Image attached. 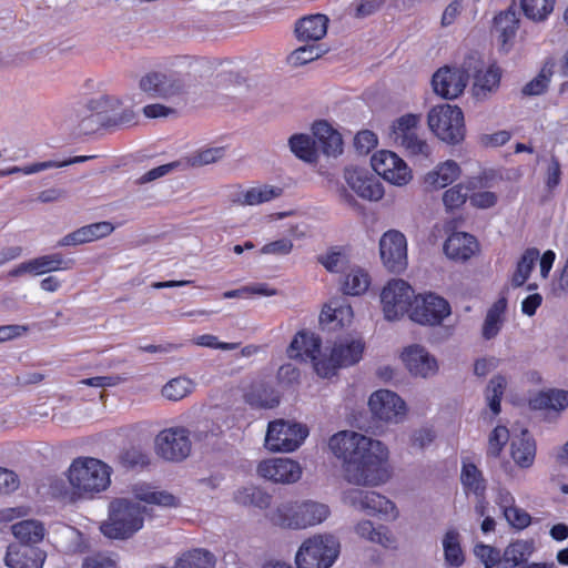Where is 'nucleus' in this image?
Wrapping results in <instances>:
<instances>
[{"label":"nucleus","instance_id":"nucleus-57","mask_svg":"<svg viewBox=\"0 0 568 568\" xmlns=\"http://www.w3.org/2000/svg\"><path fill=\"white\" fill-rule=\"evenodd\" d=\"M474 554L485 568H494L503 559V555L497 548L485 544L476 545Z\"/></svg>","mask_w":568,"mask_h":568},{"label":"nucleus","instance_id":"nucleus-55","mask_svg":"<svg viewBox=\"0 0 568 568\" xmlns=\"http://www.w3.org/2000/svg\"><path fill=\"white\" fill-rule=\"evenodd\" d=\"M236 499L239 503L250 504L261 509L267 508L271 505V496L257 487H247L240 490Z\"/></svg>","mask_w":568,"mask_h":568},{"label":"nucleus","instance_id":"nucleus-48","mask_svg":"<svg viewBox=\"0 0 568 568\" xmlns=\"http://www.w3.org/2000/svg\"><path fill=\"white\" fill-rule=\"evenodd\" d=\"M141 92L133 93L131 97H125L124 100H120L116 97L112 95H101L97 99H92L89 101L90 109L94 110L97 113H106L113 112L120 109V106L126 101H131L133 104H139L142 102Z\"/></svg>","mask_w":568,"mask_h":568},{"label":"nucleus","instance_id":"nucleus-10","mask_svg":"<svg viewBox=\"0 0 568 568\" xmlns=\"http://www.w3.org/2000/svg\"><path fill=\"white\" fill-rule=\"evenodd\" d=\"M308 436L306 426L284 419L268 423L265 446L271 452L290 453L297 449Z\"/></svg>","mask_w":568,"mask_h":568},{"label":"nucleus","instance_id":"nucleus-13","mask_svg":"<svg viewBox=\"0 0 568 568\" xmlns=\"http://www.w3.org/2000/svg\"><path fill=\"white\" fill-rule=\"evenodd\" d=\"M450 313V305L444 297L429 293L415 296L409 317L418 324L435 326L442 324Z\"/></svg>","mask_w":568,"mask_h":568},{"label":"nucleus","instance_id":"nucleus-51","mask_svg":"<svg viewBox=\"0 0 568 568\" xmlns=\"http://www.w3.org/2000/svg\"><path fill=\"white\" fill-rule=\"evenodd\" d=\"M419 118L415 114H406L397 119L392 125L390 136L396 144H400L406 136L417 132Z\"/></svg>","mask_w":568,"mask_h":568},{"label":"nucleus","instance_id":"nucleus-43","mask_svg":"<svg viewBox=\"0 0 568 568\" xmlns=\"http://www.w3.org/2000/svg\"><path fill=\"white\" fill-rule=\"evenodd\" d=\"M371 285L368 273L361 267H353L342 282L344 294L358 296L364 294Z\"/></svg>","mask_w":568,"mask_h":568},{"label":"nucleus","instance_id":"nucleus-32","mask_svg":"<svg viewBox=\"0 0 568 568\" xmlns=\"http://www.w3.org/2000/svg\"><path fill=\"white\" fill-rule=\"evenodd\" d=\"M510 455L515 464L520 468H530L534 465L536 444L527 430H523L520 437L513 438Z\"/></svg>","mask_w":568,"mask_h":568},{"label":"nucleus","instance_id":"nucleus-21","mask_svg":"<svg viewBox=\"0 0 568 568\" xmlns=\"http://www.w3.org/2000/svg\"><path fill=\"white\" fill-rule=\"evenodd\" d=\"M287 355L302 362L311 361L315 368V362L325 361L326 353L321 351V339L315 334L301 331L287 347Z\"/></svg>","mask_w":568,"mask_h":568},{"label":"nucleus","instance_id":"nucleus-25","mask_svg":"<svg viewBox=\"0 0 568 568\" xmlns=\"http://www.w3.org/2000/svg\"><path fill=\"white\" fill-rule=\"evenodd\" d=\"M479 250L477 240L465 232H455L444 243L446 256L454 261H467Z\"/></svg>","mask_w":568,"mask_h":568},{"label":"nucleus","instance_id":"nucleus-62","mask_svg":"<svg viewBox=\"0 0 568 568\" xmlns=\"http://www.w3.org/2000/svg\"><path fill=\"white\" fill-rule=\"evenodd\" d=\"M193 343L197 346L222 351H233L240 346L239 343L220 342L219 338L212 334L199 335L193 338Z\"/></svg>","mask_w":568,"mask_h":568},{"label":"nucleus","instance_id":"nucleus-49","mask_svg":"<svg viewBox=\"0 0 568 568\" xmlns=\"http://www.w3.org/2000/svg\"><path fill=\"white\" fill-rule=\"evenodd\" d=\"M506 377L501 375H495L494 377L490 378L486 387L485 398L488 407L490 408L494 415H498L500 413V400L506 389Z\"/></svg>","mask_w":568,"mask_h":568},{"label":"nucleus","instance_id":"nucleus-64","mask_svg":"<svg viewBox=\"0 0 568 568\" xmlns=\"http://www.w3.org/2000/svg\"><path fill=\"white\" fill-rule=\"evenodd\" d=\"M120 459L124 466L129 467L143 466L149 463L148 455L134 447L123 452L120 456Z\"/></svg>","mask_w":568,"mask_h":568},{"label":"nucleus","instance_id":"nucleus-4","mask_svg":"<svg viewBox=\"0 0 568 568\" xmlns=\"http://www.w3.org/2000/svg\"><path fill=\"white\" fill-rule=\"evenodd\" d=\"M331 515L326 504L315 500L284 501L272 509L267 517L276 526L306 529L324 523Z\"/></svg>","mask_w":568,"mask_h":568},{"label":"nucleus","instance_id":"nucleus-33","mask_svg":"<svg viewBox=\"0 0 568 568\" xmlns=\"http://www.w3.org/2000/svg\"><path fill=\"white\" fill-rule=\"evenodd\" d=\"M535 550L536 545L534 539L513 540L503 551V561L510 568H521Z\"/></svg>","mask_w":568,"mask_h":568},{"label":"nucleus","instance_id":"nucleus-14","mask_svg":"<svg viewBox=\"0 0 568 568\" xmlns=\"http://www.w3.org/2000/svg\"><path fill=\"white\" fill-rule=\"evenodd\" d=\"M373 170L385 181L403 186L410 182L413 174L406 162L392 151L376 152L371 160Z\"/></svg>","mask_w":568,"mask_h":568},{"label":"nucleus","instance_id":"nucleus-46","mask_svg":"<svg viewBox=\"0 0 568 568\" xmlns=\"http://www.w3.org/2000/svg\"><path fill=\"white\" fill-rule=\"evenodd\" d=\"M175 564L178 568H214L216 559L205 549H193L184 552Z\"/></svg>","mask_w":568,"mask_h":568},{"label":"nucleus","instance_id":"nucleus-35","mask_svg":"<svg viewBox=\"0 0 568 568\" xmlns=\"http://www.w3.org/2000/svg\"><path fill=\"white\" fill-rule=\"evenodd\" d=\"M195 382L180 375L169 379L161 388V396L169 402H180L190 396L195 389Z\"/></svg>","mask_w":568,"mask_h":568},{"label":"nucleus","instance_id":"nucleus-50","mask_svg":"<svg viewBox=\"0 0 568 568\" xmlns=\"http://www.w3.org/2000/svg\"><path fill=\"white\" fill-rule=\"evenodd\" d=\"M538 257L539 251L537 248H528L524 252L511 278L514 286H521L528 280Z\"/></svg>","mask_w":568,"mask_h":568},{"label":"nucleus","instance_id":"nucleus-58","mask_svg":"<svg viewBox=\"0 0 568 568\" xmlns=\"http://www.w3.org/2000/svg\"><path fill=\"white\" fill-rule=\"evenodd\" d=\"M399 145L410 155L428 158L432 154L430 146L424 139L418 136L417 132L406 136V140Z\"/></svg>","mask_w":568,"mask_h":568},{"label":"nucleus","instance_id":"nucleus-28","mask_svg":"<svg viewBox=\"0 0 568 568\" xmlns=\"http://www.w3.org/2000/svg\"><path fill=\"white\" fill-rule=\"evenodd\" d=\"M354 534L362 540L388 548L394 544V537L384 525H376L369 519L362 518L353 526Z\"/></svg>","mask_w":568,"mask_h":568},{"label":"nucleus","instance_id":"nucleus-34","mask_svg":"<svg viewBox=\"0 0 568 568\" xmlns=\"http://www.w3.org/2000/svg\"><path fill=\"white\" fill-rule=\"evenodd\" d=\"M506 308L507 300L505 297H500L490 306L481 328L485 339H491L498 335L505 321Z\"/></svg>","mask_w":568,"mask_h":568},{"label":"nucleus","instance_id":"nucleus-5","mask_svg":"<svg viewBox=\"0 0 568 568\" xmlns=\"http://www.w3.org/2000/svg\"><path fill=\"white\" fill-rule=\"evenodd\" d=\"M191 82L192 79L189 72L168 68L143 74L139 80V89L150 98L180 101L187 93Z\"/></svg>","mask_w":568,"mask_h":568},{"label":"nucleus","instance_id":"nucleus-9","mask_svg":"<svg viewBox=\"0 0 568 568\" xmlns=\"http://www.w3.org/2000/svg\"><path fill=\"white\" fill-rule=\"evenodd\" d=\"M364 352V343L361 338H344L333 346L325 361L315 362V372L322 378H329L341 367L356 364Z\"/></svg>","mask_w":568,"mask_h":568},{"label":"nucleus","instance_id":"nucleus-24","mask_svg":"<svg viewBox=\"0 0 568 568\" xmlns=\"http://www.w3.org/2000/svg\"><path fill=\"white\" fill-rule=\"evenodd\" d=\"M45 558V552L39 548L11 545L4 562L9 568H43Z\"/></svg>","mask_w":568,"mask_h":568},{"label":"nucleus","instance_id":"nucleus-47","mask_svg":"<svg viewBox=\"0 0 568 568\" xmlns=\"http://www.w3.org/2000/svg\"><path fill=\"white\" fill-rule=\"evenodd\" d=\"M245 400L255 408H274L278 405L280 397L272 387L260 385L246 393Z\"/></svg>","mask_w":568,"mask_h":568},{"label":"nucleus","instance_id":"nucleus-18","mask_svg":"<svg viewBox=\"0 0 568 568\" xmlns=\"http://www.w3.org/2000/svg\"><path fill=\"white\" fill-rule=\"evenodd\" d=\"M467 77L464 70L444 67L435 72L432 80L434 92L444 99H455L466 88Z\"/></svg>","mask_w":568,"mask_h":568},{"label":"nucleus","instance_id":"nucleus-56","mask_svg":"<svg viewBox=\"0 0 568 568\" xmlns=\"http://www.w3.org/2000/svg\"><path fill=\"white\" fill-rule=\"evenodd\" d=\"M82 568H118V557L109 552H93L83 558Z\"/></svg>","mask_w":568,"mask_h":568},{"label":"nucleus","instance_id":"nucleus-12","mask_svg":"<svg viewBox=\"0 0 568 568\" xmlns=\"http://www.w3.org/2000/svg\"><path fill=\"white\" fill-rule=\"evenodd\" d=\"M190 432L181 426L161 430L154 439L158 456L169 462H182L191 453Z\"/></svg>","mask_w":568,"mask_h":568},{"label":"nucleus","instance_id":"nucleus-45","mask_svg":"<svg viewBox=\"0 0 568 568\" xmlns=\"http://www.w3.org/2000/svg\"><path fill=\"white\" fill-rule=\"evenodd\" d=\"M524 16L534 21H545L554 11L556 0H518Z\"/></svg>","mask_w":568,"mask_h":568},{"label":"nucleus","instance_id":"nucleus-19","mask_svg":"<svg viewBox=\"0 0 568 568\" xmlns=\"http://www.w3.org/2000/svg\"><path fill=\"white\" fill-rule=\"evenodd\" d=\"M400 357L406 368L415 376L425 378L435 375L438 371L436 358L419 344L405 347Z\"/></svg>","mask_w":568,"mask_h":568},{"label":"nucleus","instance_id":"nucleus-38","mask_svg":"<svg viewBox=\"0 0 568 568\" xmlns=\"http://www.w3.org/2000/svg\"><path fill=\"white\" fill-rule=\"evenodd\" d=\"M317 262L329 273H341L349 265L348 251L342 246H332L317 255Z\"/></svg>","mask_w":568,"mask_h":568},{"label":"nucleus","instance_id":"nucleus-3","mask_svg":"<svg viewBox=\"0 0 568 568\" xmlns=\"http://www.w3.org/2000/svg\"><path fill=\"white\" fill-rule=\"evenodd\" d=\"M144 514L145 507L138 501L114 499L109 505L108 518L100 525V530L109 539H130L143 528Z\"/></svg>","mask_w":568,"mask_h":568},{"label":"nucleus","instance_id":"nucleus-52","mask_svg":"<svg viewBox=\"0 0 568 568\" xmlns=\"http://www.w3.org/2000/svg\"><path fill=\"white\" fill-rule=\"evenodd\" d=\"M99 115V113L90 109V103H88L87 105H82L75 110L74 119L71 120L73 123H75L81 133L88 134L93 132L100 124L101 119Z\"/></svg>","mask_w":568,"mask_h":568},{"label":"nucleus","instance_id":"nucleus-27","mask_svg":"<svg viewBox=\"0 0 568 568\" xmlns=\"http://www.w3.org/2000/svg\"><path fill=\"white\" fill-rule=\"evenodd\" d=\"M353 320L352 307L339 301H329L322 310L320 323L324 328L337 329L348 326Z\"/></svg>","mask_w":568,"mask_h":568},{"label":"nucleus","instance_id":"nucleus-15","mask_svg":"<svg viewBox=\"0 0 568 568\" xmlns=\"http://www.w3.org/2000/svg\"><path fill=\"white\" fill-rule=\"evenodd\" d=\"M379 254L384 266L394 273L407 266V240L397 230H388L379 239Z\"/></svg>","mask_w":568,"mask_h":568},{"label":"nucleus","instance_id":"nucleus-1","mask_svg":"<svg viewBox=\"0 0 568 568\" xmlns=\"http://www.w3.org/2000/svg\"><path fill=\"white\" fill-rule=\"evenodd\" d=\"M332 454L343 463L345 480L357 487L345 489L342 501L367 516L394 521L399 517L395 503L386 496L359 487H378L389 479V449L381 440L342 430L328 440Z\"/></svg>","mask_w":568,"mask_h":568},{"label":"nucleus","instance_id":"nucleus-30","mask_svg":"<svg viewBox=\"0 0 568 568\" xmlns=\"http://www.w3.org/2000/svg\"><path fill=\"white\" fill-rule=\"evenodd\" d=\"M328 18L324 14H312L302 18L295 26V33L300 41H318L327 32Z\"/></svg>","mask_w":568,"mask_h":568},{"label":"nucleus","instance_id":"nucleus-31","mask_svg":"<svg viewBox=\"0 0 568 568\" xmlns=\"http://www.w3.org/2000/svg\"><path fill=\"white\" fill-rule=\"evenodd\" d=\"M459 165L453 160H447L436 165L434 170L429 171L425 175L424 181L429 187L439 190L452 184L459 178Z\"/></svg>","mask_w":568,"mask_h":568},{"label":"nucleus","instance_id":"nucleus-6","mask_svg":"<svg viewBox=\"0 0 568 568\" xmlns=\"http://www.w3.org/2000/svg\"><path fill=\"white\" fill-rule=\"evenodd\" d=\"M341 552L339 539L333 534H316L300 546L295 561L298 568H331Z\"/></svg>","mask_w":568,"mask_h":568},{"label":"nucleus","instance_id":"nucleus-26","mask_svg":"<svg viewBox=\"0 0 568 568\" xmlns=\"http://www.w3.org/2000/svg\"><path fill=\"white\" fill-rule=\"evenodd\" d=\"M314 141L327 156H337L343 152L342 135L327 121L320 120L313 123Z\"/></svg>","mask_w":568,"mask_h":568},{"label":"nucleus","instance_id":"nucleus-61","mask_svg":"<svg viewBox=\"0 0 568 568\" xmlns=\"http://www.w3.org/2000/svg\"><path fill=\"white\" fill-rule=\"evenodd\" d=\"M468 194L464 191L463 184H457L443 194L444 205L448 210H454L460 207L467 200Z\"/></svg>","mask_w":568,"mask_h":568},{"label":"nucleus","instance_id":"nucleus-40","mask_svg":"<svg viewBox=\"0 0 568 568\" xmlns=\"http://www.w3.org/2000/svg\"><path fill=\"white\" fill-rule=\"evenodd\" d=\"M519 19L516 10L509 7L507 10L499 12L494 19V29L498 33V38L503 44L511 39L518 29Z\"/></svg>","mask_w":568,"mask_h":568},{"label":"nucleus","instance_id":"nucleus-2","mask_svg":"<svg viewBox=\"0 0 568 568\" xmlns=\"http://www.w3.org/2000/svg\"><path fill=\"white\" fill-rule=\"evenodd\" d=\"M112 468L93 457H78L68 469V480L73 495L91 499L111 484Z\"/></svg>","mask_w":568,"mask_h":568},{"label":"nucleus","instance_id":"nucleus-63","mask_svg":"<svg viewBox=\"0 0 568 568\" xmlns=\"http://www.w3.org/2000/svg\"><path fill=\"white\" fill-rule=\"evenodd\" d=\"M377 143V135L369 130L358 132L354 139V145L356 150L362 154H367L371 152L374 148H376Z\"/></svg>","mask_w":568,"mask_h":568},{"label":"nucleus","instance_id":"nucleus-20","mask_svg":"<svg viewBox=\"0 0 568 568\" xmlns=\"http://www.w3.org/2000/svg\"><path fill=\"white\" fill-rule=\"evenodd\" d=\"M467 72L471 70V64H465ZM471 93L477 100H486L495 93L500 83L501 72L496 65H484L473 68Z\"/></svg>","mask_w":568,"mask_h":568},{"label":"nucleus","instance_id":"nucleus-41","mask_svg":"<svg viewBox=\"0 0 568 568\" xmlns=\"http://www.w3.org/2000/svg\"><path fill=\"white\" fill-rule=\"evenodd\" d=\"M288 145L292 153L300 160L314 163L317 160L315 141L311 135L304 133L293 134L288 139Z\"/></svg>","mask_w":568,"mask_h":568},{"label":"nucleus","instance_id":"nucleus-11","mask_svg":"<svg viewBox=\"0 0 568 568\" xmlns=\"http://www.w3.org/2000/svg\"><path fill=\"white\" fill-rule=\"evenodd\" d=\"M413 287L404 280L389 281L381 293L384 316L388 321H396L404 316L415 300Z\"/></svg>","mask_w":568,"mask_h":568},{"label":"nucleus","instance_id":"nucleus-54","mask_svg":"<svg viewBox=\"0 0 568 568\" xmlns=\"http://www.w3.org/2000/svg\"><path fill=\"white\" fill-rule=\"evenodd\" d=\"M325 52L322 45L306 44L294 50L288 55V62L294 67L304 65L321 58Z\"/></svg>","mask_w":568,"mask_h":568},{"label":"nucleus","instance_id":"nucleus-29","mask_svg":"<svg viewBox=\"0 0 568 568\" xmlns=\"http://www.w3.org/2000/svg\"><path fill=\"white\" fill-rule=\"evenodd\" d=\"M460 483L466 495H474L484 499L487 490V481L481 470L469 459H463L460 469Z\"/></svg>","mask_w":568,"mask_h":568},{"label":"nucleus","instance_id":"nucleus-22","mask_svg":"<svg viewBox=\"0 0 568 568\" xmlns=\"http://www.w3.org/2000/svg\"><path fill=\"white\" fill-rule=\"evenodd\" d=\"M282 193L283 190L278 186L260 184L246 189L236 187L230 193L229 199L231 203L236 205L254 206L277 199Z\"/></svg>","mask_w":568,"mask_h":568},{"label":"nucleus","instance_id":"nucleus-23","mask_svg":"<svg viewBox=\"0 0 568 568\" xmlns=\"http://www.w3.org/2000/svg\"><path fill=\"white\" fill-rule=\"evenodd\" d=\"M114 229V225L108 221L88 224L64 235L58 242V246H77L98 241L110 235Z\"/></svg>","mask_w":568,"mask_h":568},{"label":"nucleus","instance_id":"nucleus-17","mask_svg":"<svg viewBox=\"0 0 568 568\" xmlns=\"http://www.w3.org/2000/svg\"><path fill=\"white\" fill-rule=\"evenodd\" d=\"M257 473L273 483L292 484L301 478L302 467L291 458L276 457L262 460L257 466Z\"/></svg>","mask_w":568,"mask_h":568},{"label":"nucleus","instance_id":"nucleus-39","mask_svg":"<svg viewBox=\"0 0 568 568\" xmlns=\"http://www.w3.org/2000/svg\"><path fill=\"white\" fill-rule=\"evenodd\" d=\"M444 549L445 564L449 567H460L465 561V556L460 546V535L456 529H449L445 532L442 540Z\"/></svg>","mask_w":568,"mask_h":568},{"label":"nucleus","instance_id":"nucleus-53","mask_svg":"<svg viewBox=\"0 0 568 568\" xmlns=\"http://www.w3.org/2000/svg\"><path fill=\"white\" fill-rule=\"evenodd\" d=\"M225 155V149L222 146L202 148L194 151L186 163L191 166H203L217 162Z\"/></svg>","mask_w":568,"mask_h":568},{"label":"nucleus","instance_id":"nucleus-8","mask_svg":"<svg viewBox=\"0 0 568 568\" xmlns=\"http://www.w3.org/2000/svg\"><path fill=\"white\" fill-rule=\"evenodd\" d=\"M345 189L341 191L342 199L348 203H355V199L348 190L358 197L369 202H378L384 196V186L368 170L358 166H347L343 172Z\"/></svg>","mask_w":568,"mask_h":568},{"label":"nucleus","instance_id":"nucleus-59","mask_svg":"<svg viewBox=\"0 0 568 568\" xmlns=\"http://www.w3.org/2000/svg\"><path fill=\"white\" fill-rule=\"evenodd\" d=\"M509 439V432L505 426H497L489 435L488 450L490 456L497 457Z\"/></svg>","mask_w":568,"mask_h":568},{"label":"nucleus","instance_id":"nucleus-16","mask_svg":"<svg viewBox=\"0 0 568 568\" xmlns=\"http://www.w3.org/2000/svg\"><path fill=\"white\" fill-rule=\"evenodd\" d=\"M368 406L376 418L393 424L403 422L407 412L405 402L388 389L374 392L369 396Z\"/></svg>","mask_w":568,"mask_h":568},{"label":"nucleus","instance_id":"nucleus-36","mask_svg":"<svg viewBox=\"0 0 568 568\" xmlns=\"http://www.w3.org/2000/svg\"><path fill=\"white\" fill-rule=\"evenodd\" d=\"M32 276H40L45 273L67 271L72 267V260L63 258L61 253L41 255L30 260Z\"/></svg>","mask_w":568,"mask_h":568},{"label":"nucleus","instance_id":"nucleus-60","mask_svg":"<svg viewBox=\"0 0 568 568\" xmlns=\"http://www.w3.org/2000/svg\"><path fill=\"white\" fill-rule=\"evenodd\" d=\"M504 517L507 520V523L517 530H523L527 528L531 523L530 515L523 508L517 507L516 505L510 509H507L504 513Z\"/></svg>","mask_w":568,"mask_h":568},{"label":"nucleus","instance_id":"nucleus-7","mask_svg":"<svg viewBox=\"0 0 568 568\" xmlns=\"http://www.w3.org/2000/svg\"><path fill=\"white\" fill-rule=\"evenodd\" d=\"M427 123L429 130L445 143L458 144L465 138L464 114L456 105L440 104L432 108Z\"/></svg>","mask_w":568,"mask_h":568},{"label":"nucleus","instance_id":"nucleus-42","mask_svg":"<svg viewBox=\"0 0 568 568\" xmlns=\"http://www.w3.org/2000/svg\"><path fill=\"white\" fill-rule=\"evenodd\" d=\"M133 494L138 500L145 504L163 507H175L178 505V499L173 495L161 490H154L148 485L134 486Z\"/></svg>","mask_w":568,"mask_h":568},{"label":"nucleus","instance_id":"nucleus-37","mask_svg":"<svg viewBox=\"0 0 568 568\" xmlns=\"http://www.w3.org/2000/svg\"><path fill=\"white\" fill-rule=\"evenodd\" d=\"M530 405L535 409L561 412L568 407V390L554 388L540 392L530 399Z\"/></svg>","mask_w":568,"mask_h":568},{"label":"nucleus","instance_id":"nucleus-44","mask_svg":"<svg viewBox=\"0 0 568 568\" xmlns=\"http://www.w3.org/2000/svg\"><path fill=\"white\" fill-rule=\"evenodd\" d=\"M13 536L22 544H37L44 537V528L37 520H22L11 527Z\"/></svg>","mask_w":568,"mask_h":568}]
</instances>
